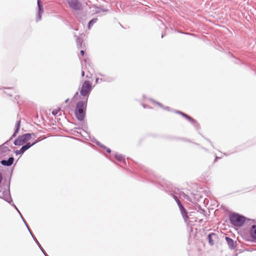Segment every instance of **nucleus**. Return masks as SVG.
Wrapping results in <instances>:
<instances>
[{
	"label": "nucleus",
	"instance_id": "40",
	"mask_svg": "<svg viewBox=\"0 0 256 256\" xmlns=\"http://www.w3.org/2000/svg\"><path fill=\"white\" fill-rule=\"evenodd\" d=\"M2 180H3L2 174L0 172V184L2 183Z\"/></svg>",
	"mask_w": 256,
	"mask_h": 256
},
{
	"label": "nucleus",
	"instance_id": "30",
	"mask_svg": "<svg viewBox=\"0 0 256 256\" xmlns=\"http://www.w3.org/2000/svg\"><path fill=\"white\" fill-rule=\"evenodd\" d=\"M79 96H80V93H78V92H75L74 94V95L73 97H72V100H78V98Z\"/></svg>",
	"mask_w": 256,
	"mask_h": 256
},
{
	"label": "nucleus",
	"instance_id": "7",
	"mask_svg": "<svg viewBox=\"0 0 256 256\" xmlns=\"http://www.w3.org/2000/svg\"><path fill=\"white\" fill-rule=\"evenodd\" d=\"M41 140H42L38 139V140H36L34 142L32 143H30V142H28L25 144L22 145V146L21 147V148L20 150H14V152L16 155L22 156V154H24V152L26 150H28L32 146H33L36 144L38 142H40Z\"/></svg>",
	"mask_w": 256,
	"mask_h": 256
},
{
	"label": "nucleus",
	"instance_id": "24",
	"mask_svg": "<svg viewBox=\"0 0 256 256\" xmlns=\"http://www.w3.org/2000/svg\"><path fill=\"white\" fill-rule=\"evenodd\" d=\"M98 20V19L97 18H94L92 19L90 22H88V30H90L92 26H93L94 24H96Z\"/></svg>",
	"mask_w": 256,
	"mask_h": 256
},
{
	"label": "nucleus",
	"instance_id": "28",
	"mask_svg": "<svg viewBox=\"0 0 256 256\" xmlns=\"http://www.w3.org/2000/svg\"><path fill=\"white\" fill-rule=\"evenodd\" d=\"M154 102L156 103V104H158L160 107L164 108V110H170V108L168 107V106H166V107H164L162 104L160 103L159 102H154Z\"/></svg>",
	"mask_w": 256,
	"mask_h": 256
},
{
	"label": "nucleus",
	"instance_id": "4",
	"mask_svg": "<svg viewBox=\"0 0 256 256\" xmlns=\"http://www.w3.org/2000/svg\"><path fill=\"white\" fill-rule=\"evenodd\" d=\"M92 88V82L88 80H84L82 85L81 88H79L80 96H82V100L88 101Z\"/></svg>",
	"mask_w": 256,
	"mask_h": 256
},
{
	"label": "nucleus",
	"instance_id": "53",
	"mask_svg": "<svg viewBox=\"0 0 256 256\" xmlns=\"http://www.w3.org/2000/svg\"><path fill=\"white\" fill-rule=\"evenodd\" d=\"M143 106L145 108H146V106L144 104H143Z\"/></svg>",
	"mask_w": 256,
	"mask_h": 256
},
{
	"label": "nucleus",
	"instance_id": "27",
	"mask_svg": "<svg viewBox=\"0 0 256 256\" xmlns=\"http://www.w3.org/2000/svg\"><path fill=\"white\" fill-rule=\"evenodd\" d=\"M10 150L8 146H4L3 147V148L0 150V155L4 153H6L8 152H10Z\"/></svg>",
	"mask_w": 256,
	"mask_h": 256
},
{
	"label": "nucleus",
	"instance_id": "48",
	"mask_svg": "<svg viewBox=\"0 0 256 256\" xmlns=\"http://www.w3.org/2000/svg\"><path fill=\"white\" fill-rule=\"evenodd\" d=\"M70 99L69 98H67L65 100L64 102L65 103H68Z\"/></svg>",
	"mask_w": 256,
	"mask_h": 256
},
{
	"label": "nucleus",
	"instance_id": "13",
	"mask_svg": "<svg viewBox=\"0 0 256 256\" xmlns=\"http://www.w3.org/2000/svg\"><path fill=\"white\" fill-rule=\"evenodd\" d=\"M14 161V156H12L9 157L8 160H1L0 163L3 166L8 167L13 164Z\"/></svg>",
	"mask_w": 256,
	"mask_h": 256
},
{
	"label": "nucleus",
	"instance_id": "22",
	"mask_svg": "<svg viewBox=\"0 0 256 256\" xmlns=\"http://www.w3.org/2000/svg\"><path fill=\"white\" fill-rule=\"evenodd\" d=\"M34 241L41 250V252L43 253L44 256H48V255L46 254V251L44 250V249L42 248L40 242H38V240L36 238H34Z\"/></svg>",
	"mask_w": 256,
	"mask_h": 256
},
{
	"label": "nucleus",
	"instance_id": "31",
	"mask_svg": "<svg viewBox=\"0 0 256 256\" xmlns=\"http://www.w3.org/2000/svg\"><path fill=\"white\" fill-rule=\"evenodd\" d=\"M19 214H20L22 220L23 221L24 223V224L25 226H26V227H28V224H27L24 218V217L20 212H19Z\"/></svg>",
	"mask_w": 256,
	"mask_h": 256
},
{
	"label": "nucleus",
	"instance_id": "34",
	"mask_svg": "<svg viewBox=\"0 0 256 256\" xmlns=\"http://www.w3.org/2000/svg\"><path fill=\"white\" fill-rule=\"evenodd\" d=\"M28 232H30L32 237V238L33 240H34V238H36V236L34 235V234H32L31 230L30 229L29 226H28V227H26Z\"/></svg>",
	"mask_w": 256,
	"mask_h": 256
},
{
	"label": "nucleus",
	"instance_id": "14",
	"mask_svg": "<svg viewBox=\"0 0 256 256\" xmlns=\"http://www.w3.org/2000/svg\"><path fill=\"white\" fill-rule=\"evenodd\" d=\"M180 114L183 117L186 118L187 120H188L196 128H198V124L192 118L191 116H189L188 115L186 114H185V113H184V112H180Z\"/></svg>",
	"mask_w": 256,
	"mask_h": 256
},
{
	"label": "nucleus",
	"instance_id": "3",
	"mask_svg": "<svg viewBox=\"0 0 256 256\" xmlns=\"http://www.w3.org/2000/svg\"><path fill=\"white\" fill-rule=\"evenodd\" d=\"M229 218L230 224L237 227H241L244 224L246 221L254 222V220H250L246 218L244 216L236 212H232L229 216Z\"/></svg>",
	"mask_w": 256,
	"mask_h": 256
},
{
	"label": "nucleus",
	"instance_id": "20",
	"mask_svg": "<svg viewBox=\"0 0 256 256\" xmlns=\"http://www.w3.org/2000/svg\"><path fill=\"white\" fill-rule=\"evenodd\" d=\"M250 234L252 239L256 240V224H253L251 226Z\"/></svg>",
	"mask_w": 256,
	"mask_h": 256
},
{
	"label": "nucleus",
	"instance_id": "8",
	"mask_svg": "<svg viewBox=\"0 0 256 256\" xmlns=\"http://www.w3.org/2000/svg\"><path fill=\"white\" fill-rule=\"evenodd\" d=\"M20 120H18L16 122V126H15V130H14V134H12V136L10 138V139L8 140H6L5 142H4L2 144L0 145V150H2L3 148V147H4V146H8L9 145V143L10 142V141L12 140V139L16 137V136L17 135V134H18L19 130H20Z\"/></svg>",
	"mask_w": 256,
	"mask_h": 256
},
{
	"label": "nucleus",
	"instance_id": "39",
	"mask_svg": "<svg viewBox=\"0 0 256 256\" xmlns=\"http://www.w3.org/2000/svg\"><path fill=\"white\" fill-rule=\"evenodd\" d=\"M105 150H106V152L108 154H110L112 152L111 150L108 148L106 147V148Z\"/></svg>",
	"mask_w": 256,
	"mask_h": 256
},
{
	"label": "nucleus",
	"instance_id": "33",
	"mask_svg": "<svg viewBox=\"0 0 256 256\" xmlns=\"http://www.w3.org/2000/svg\"><path fill=\"white\" fill-rule=\"evenodd\" d=\"M20 98V96L18 95H16L14 96V102H16L17 104H19V101H18V100Z\"/></svg>",
	"mask_w": 256,
	"mask_h": 256
},
{
	"label": "nucleus",
	"instance_id": "32",
	"mask_svg": "<svg viewBox=\"0 0 256 256\" xmlns=\"http://www.w3.org/2000/svg\"><path fill=\"white\" fill-rule=\"evenodd\" d=\"M60 108L54 110L52 112V114L54 116H56L58 114L59 112H60Z\"/></svg>",
	"mask_w": 256,
	"mask_h": 256
},
{
	"label": "nucleus",
	"instance_id": "23",
	"mask_svg": "<svg viewBox=\"0 0 256 256\" xmlns=\"http://www.w3.org/2000/svg\"><path fill=\"white\" fill-rule=\"evenodd\" d=\"M5 90H6L4 91V92L8 96H12L14 92V88H6Z\"/></svg>",
	"mask_w": 256,
	"mask_h": 256
},
{
	"label": "nucleus",
	"instance_id": "47",
	"mask_svg": "<svg viewBox=\"0 0 256 256\" xmlns=\"http://www.w3.org/2000/svg\"><path fill=\"white\" fill-rule=\"evenodd\" d=\"M176 113V114H180V112H181V111H180V110H176L175 112Z\"/></svg>",
	"mask_w": 256,
	"mask_h": 256
},
{
	"label": "nucleus",
	"instance_id": "50",
	"mask_svg": "<svg viewBox=\"0 0 256 256\" xmlns=\"http://www.w3.org/2000/svg\"><path fill=\"white\" fill-rule=\"evenodd\" d=\"M164 35H165L164 34H162V38L164 36Z\"/></svg>",
	"mask_w": 256,
	"mask_h": 256
},
{
	"label": "nucleus",
	"instance_id": "17",
	"mask_svg": "<svg viewBox=\"0 0 256 256\" xmlns=\"http://www.w3.org/2000/svg\"><path fill=\"white\" fill-rule=\"evenodd\" d=\"M226 240L227 244L229 246V248L230 250H234L236 248V242H234L232 238L228 237V236H226Z\"/></svg>",
	"mask_w": 256,
	"mask_h": 256
},
{
	"label": "nucleus",
	"instance_id": "43",
	"mask_svg": "<svg viewBox=\"0 0 256 256\" xmlns=\"http://www.w3.org/2000/svg\"><path fill=\"white\" fill-rule=\"evenodd\" d=\"M205 138V139H206V140L208 142H210V144H211V146H212V148H214V145L212 144V142H211V141H210V140L207 139V138Z\"/></svg>",
	"mask_w": 256,
	"mask_h": 256
},
{
	"label": "nucleus",
	"instance_id": "18",
	"mask_svg": "<svg viewBox=\"0 0 256 256\" xmlns=\"http://www.w3.org/2000/svg\"><path fill=\"white\" fill-rule=\"evenodd\" d=\"M76 18L80 22L86 20V14L84 12H78L76 13Z\"/></svg>",
	"mask_w": 256,
	"mask_h": 256
},
{
	"label": "nucleus",
	"instance_id": "41",
	"mask_svg": "<svg viewBox=\"0 0 256 256\" xmlns=\"http://www.w3.org/2000/svg\"><path fill=\"white\" fill-rule=\"evenodd\" d=\"M235 59H236V61L234 62V63L237 64H241L240 60L237 59L236 58H235Z\"/></svg>",
	"mask_w": 256,
	"mask_h": 256
},
{
	"label": "nucleus",
	"instance_id": "5",
	"mask_svg": "<svg viewBox=\"0 0 256 256\" xmlns=\"http://www.w3.org/2000/svg\"><path fill=\"white\" fill-rule=\"evenodd\" d=\"M10 178H9L8 183L6 185L7 189H5L2 190V194L0 195V198L4 200L10 204H12V199L10 192Z\"/></svg>",
	"mask_w": 256,
	"mask_h": 256
},
{
	"label": "nucleus",
	"instance_id": "25",
	"mask_svg": "<svg viewBox=\"0 0 256 256\" xmlns=\"http://www.w3.org/2000/svg\"><path fill=\"white\" fill-rule=\"evenodd\" d=\"M88 128V126L86 124V123H82V124H81V126H79V127H78V128H76L75 129L76 130H82L86 134H87L88 135V133L86 132V130H84V128Z\"/></svg>",
	"mask_w": 256,
	"mask_h": 256
},
{
	"label": "nucleus",
	"instance_id": "29",
	"mask_svg": "<svg viewBox=\"0 0 256 256\" xmlns=\"http://www.w3.org/2000/svg\"><path fill=\"white\" fill-rule=\"evenodd\" d=\"M72 131H74V133H73V134L76 136H82V137H84V136H83L82 133L80 132H79L78 131H76V130H72Z\"/></svg>",
	"mask_w": 256,
	"mask_h": 256
},
{
	"label": "nucleus",
	"instance_id": "45",
	"mask_svg": "<svg viewBox=\"0 0 256 256\" xmlns=\"http://www.w3.org/2000/svg\"><path fill=\"white\" fill-rule=\"evenodd\" d=\"M100 78H96V83H98L100 82Z\"/></svg>",
	"mask_w": 256,
	"mask_h": 256
},
{
	"label": "nucleus",
	"instance_id": "10",
	"mask_svg": "<svg viewBox=\"0 0 256 256\" xmlns=\"http://www.w3.org/2000/svg\"><path fill=\"white\" fill-rule=\"evenodd\" d=\"M106 158L110 160V161L115 162L113 160L112 158L114 157L116 159L120 162H125V158L124 156L121 154H118L116 152H112V154L110 156H106Z\"/></svg>",
	"mask_w": 256,
	"mask_h": 256
},
{
	"label": "nucleus",
	"instance_id": "21",
	"mask_svg": "<svg viewBox=\"0 0 256 256\" xmlns=\"http://www.w3.org/2000/svg\"><path fill=\"white\" fill-rule=\"evenodd\" d=\"M77 48L78 49L83 48V40L82 38L78 37L76 39Z\"/></svg>",
	"mask_w": 256,
	"mask_h": 256
},
{
	"label": "nucleus",
	"instance_id": "11",
	"mask_svg": "<svg viewBox=\"0 0 256 256\" xmlns=\"http://www.w3.org/2000/svg\"><path fill=\"white\" fill-rule=\"evenodd\" d=\"M37 5L38 8V12L36 18V21L38 22L42 20V14L44 12V8L42 3L40 0H37Z\"/></svg>",
	"mask_w": 256,
	"mask_h": 256
},
{
	"label": "nucleus",
	"instance_id": "1",
	"mask_svg": "<svg viewBox=\"0 0 256 256\" xmlns=\"http://www.w3.org/2000/svg\"><path fill=\"white\" fill-rule=\"evenodd\" d=\"M146 179L156 184L159 185L166 192H168L172 196L175 201L177 203L178 206L182 204L179 200L178 196L180 195L179 189L173 188L170 182H168L160 176H156L152 174L148 176Z\"/></svg>",
	"mask_w": 256,
	"mask_h": 256
},
{
	"label": "nucleus",
	"instance_id": "44",
	"mask_svg": "<svg viewBox=\"0 0 256 256\" xmlns=\"http://www.w3.org/2000/svg\"><path fill=\"white\" fill-rule=\"evenodd\" d=\"M84 74H85V72L84 70H82V72H81V76L82 77H84Z\"/></svg>",
	"mask_w": 256,
	"mask_h": 256
},
{
	"label": "nucleus",
	"instance_id": "36",
	"mask_svg": "<svg viewBox=\"0 0 256 256\" xmlns=\"http://www.w3.org/2000/svg\"><path fill=\"white\" fill-rule=\"evenodd\" d=\"M10 204L17 210V212L19 214V212H20V211L19 210L17 206H16V204L13 202Z\"/></svg>",
	"mask_w": 256,
	"mask_h": 256
},
{
	"label": "nucleus",
	"instance_id": "26",
	"mask_svg": "<svg viewBox=\"0 0 256 256\" xmlns=\"http://www.w3.org/2000/svg\"><path fill=\"white\" fill-rule=\"evenodd\" d=\"M94 142L100 148L105 150L106 148V146L104 144H101L98 140L96 139H94Z\"/></svg>",
	"mask_w": 256,
	"mask_h": 256
},
{
	"label": "nucleus",
	"instance_id": "2",
	"mask_svg": "<svg viewBox=\"0 0 256 256\" xmlns=\"http://www.w3.org/2000/svg\"><path fill=\"white\" fill-rule=\"evenodd\" d=\"M88 102V100H81L76 104L74 116L80 122H82L86 118Z\"/></svg>",
	"mask_w": 256,
	"mask_h": 256
},
{
	"label": "nucleus",
	"instance_id": "46",
	"mask_svg": "<svg viewBox=\"0 0 256 256\" xmlns=\"http://www.w3.org/2000/svg\"><path fill=\"white\" fill-rule=\"evenodd\" d=\"M86 78H88V79L90 78H91V74H90V76H88V74H87V75L86 76Z\"/></svg>",
	"mask_w": 256,
	"mask_h": 256
},
{
	"label": "nucleus",
	"instance_id": "51",
	"mask_svg": "<svg viewBox=\"0 0 256 256\" xmlns=\"http://www.w3.org/2000/svg\"><path fill=\"white\" fill-rule=\"evenodd\" d=\"M102 12H106V11H107V10L104 9V10H102Z\"/></svg>",
	"mask_w": 256,
	"mask_h": 256
},
{
	"label": "nucleus",
	"instance_id": "16",
	"mask_svg": "<svg viewBox=\"0 0 256 256\" xmlns=\"http://www.w3.org/2000/svg\"><path fill=\"white\" fill-rule=\"evenodd\" d=\"M178 208H180V213L184 222H186L187 220L189 218L186 210L182 204H180L178 206Z\"/></svg>",
	"mask_w": 256,
	"mask_h": 256
},
{
	"label": "nucleus",
	"instance_id": "37",
	"mask_svg": "<svg viewBox=\"0 0 256 256\" xmlns=\"http://www.w3.org/2000/svg\"><path fill=\"white\" fill-rule=\"evenodd\" d=\"M80 55L82 56H85V52L84 50H81L80 51Z\"/></svg>",
	"mask_w": 256,
	"mask_h": 256
},
{
	"label": "nucleus",
	"instance_id": "6",
	"mask_svg": "<svg viewBox=\"0 0 256 256\" xmlns=\"http://www.w3.org/2000/svg\"><path fill=\"white\" fill-rule=\"evenodd\" d=\"M34 133H26L21 136H19L14 142L15 146H20L24 144L26 142L30 140Z\"/></svg>",
	"mask_w": 256,
	"mask_h": 256
},
{
	"label": "nucleus",
	"instance_id": "38",
	"mask_svg": "<svg viewBox=\"0 0 256 256\" xmlns=\"http://www.w3.org/2000/svg\"><path fill=\"white\" fill-rule=\"evenodd\" d=\"M84 62L88 64L89 66H90V63L89 62L88 59V58H84Z\"/></svg>",
	"mask_w": 256,
	"mask_h": 256
},
{
	"label": "nucleus",
	"instance_id": "52",
	"mask_svg": "<svg viewBox=\"0 0 256 256\" xmlns=\"http://www.w3.org/2000/svg\"><path fill=\"white\" fill-rule=\"evenodd\" d=\"M203 148L204 150L206 151H207L206 148Z\"/></svg>",
	"mask_w": 256,
	"mask_h": 256
},
{
	"label": "nucleus",
	"instance_id": "54",
	"mask_svg": "<svg viewBox=\"0 0 256 256\" xmlns=\"http://www.w3.org/2000/svg\"><path fill=\"white\" fill-rule=\"evenodd\" d=\"M12 170L11 171V174H12Z\"/></svg>",
	"mask_w": 256,
	"mask_h": 256
},
{
	"label": "nucleus",
	"instance_id": "15",
	"mask_svg": "<svg viewBox=\"0 0 256 256\" xmlns=\"http://www.w3.org/2000/svg\"><path fill=\"white\" fill-rule=\"evenodd\" d=\"M178 208H180V213L184 222H186L187 220L189 218L186 210L182 204H180L178 206Z\"/></svg>",
	"mask_w": 256,
	"mask_h": 256
},
{
	"label": "nucleus",
	"instance_id": "9",
	"mask_svg": "<svg viewBox=\"0 0 256 256\" xmlns=\"http://www.w3.org/2000/svg\"><path fill=\"white\" fill-rule=\"evenodd\" d=\"M68 4L69 8L72 10H80L82 9V5L78 0H68Z\"/></svg>",
	"mask_w": 256,
	"mask_h": 256
},
{
	"label": "nucleus",
	"instance_id": "49",
	"mask_svg": "<svg viewBox=\"0 0 256 256\" xmlns=\"http://www.w3.org/2000/svg\"><path fill=\"white\" fill-rule=\"evenodd\" d=\"M219 158H219V157H218V156H216V159H215V161H216V160L219 159Z\"/></svg>",
	"mask_w": 256,
	"mask_h": 256
},
{
	"label": "nucleus",
	"instance_id": "19",
	"mask_svg": "<svg viewBox=\"0 0 256 256\" xmlns=\"http://www.w3.org/2000/svg\"><path fill=\"white\" fill-rule=\"evenodd\" d=\"M98 75L102 77L100 78V82H112L114 80V78L112 76H106L102 74H99Z\"/></svg>",
	"mask_w": 256,
	"mask_h": 256
},
{
	"label": "nucleus",
	"instance_id": "42",
	"mask_svg": "<svg viewBox=\"0 0 256 256\" xmlns=\"http://www.w3.org/2000/svg\"><path fill=\"white\" fill-rule=\"evenodd\" d=\"M5 189H6V187H2V186H0V192H2V190H4Z\"/></svg>",
	"mask_w": 256,
	"mask_h": 256
},
{
	"label": "nucleus",
	"instance_id": "12",
	"mask_svg": "<svg viewBox=\"0 0 256 256\" xmlns=\"http://www.w3.org/2000/svg\"><path fill=\"white\" fill-rule=\"evenodd\" d=\"M218 235L214 232H210V233L208 236L207 239L208 240V243L210 245L212 246L214 244V242L216 240H218Z\"/></svg>",
	"mask_w": 256,
	"mask_h": 256
},
{
	"label": "nucleus",
	"instance_id": "35",
	"mask_svg": "<svg viewBox=\"0 0 256 256\" xmlns=\"http://www.w3.org/2000/svg\"><path fill=\"white\" fill-rule=\"evenodd\" d=\"M28 232H30L32 237V238L33 240H34V238H36V236L34 235V234H32L31 230L30 229L29 226H28V227H26Z\"/></svg>",
	"mask_w": 256,
	"mask_h": 256
}]
</instances>
